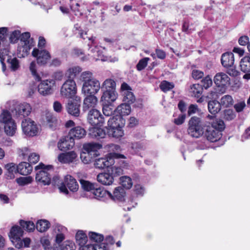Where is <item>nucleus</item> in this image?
<instances>
[{"label": "nucleus", "instance_id": "1", "mask_svg": "<svg viewBox=\"0 0 250 250\" xmlns=\"http://www.w3.org/2000/svg\"><path fill=\"white\" fill-rule=\"evenodd\" d=\"M80 80L83 82L82 90L87 94L95 95L101 88L99 81L93 77V73L89 71L82 72Z\"/></svg>", "mask_w": 250, "mask_h": 250}, {"label": "nucleus", "instance_id": "2", "mask_svg": "<svg viewBox=\"0 0 250 250\" xmlns=\"http://www.w3.org/2000/svg\"><path fill=\"white\" fill-rule=\"evenodd\" d=\"M206 125L203 124L200 118L192 117L188 121V133L191 137L198 138L203 135Z\"/></svg>", "mask_w": 250, "mask_h": 250}, {"label": "nucleus", "instance_id": "3", "mask_svg": "<svg viewBox=\"0 0 250 250\" xmlns=\"http://www.w3.org/2000/svg\"><path fill=\"white\" fill-rule=\"evenodd\" d=\"M102 145L97 143H88L83 146V150L81 153L80 158L85 164L90 163L93 158L98 155L97 150L101 148Z\"/></svg>", "mask_w": 250, "mask_h": 250}, {"label": "nucleus", "instance_id": "4", "mask_svg": "<svg viewBox=\"0 0 250 250\" xmlns=\"http://www.w3.org/2000/svg\"><path fill=\"white\" fill-rule=\"evenodd\" d=\"M36 170L41 169L36 175V180L37 182L43 185H49L51 182V174L53 171L52 165L45 166L40 163L35 167Z\"/></svg>", "mask_w": 250, "mask_h": 250}, {"label": "nucleus", "instance_id": "5", "mask_svg": "<svg viewBox=\"0 0 250 250\" xmlns=\"http://www.w3.org/2000/svg\"><path fill=\"white\" fill-rule=\"evenodd\" d=\"M77 93V86L73 79L67 80L62 84L61 89V94L63 97L73 98Z\"/></svg>", "mask_w": 250, "mask_h": 250}, {"label": "nucleus", "instance_id": "6", "mask_svg": "<svg viewBox=\"0 0 250 250\" xmlns=\"http://www.w3.org/2000/svg\"><path fill=\"white\" fill-rule=\"evenodd\" d=\"M67 188L73 192L77 191L79 189V185L76 179L69 175L65 176L63 182L59 188L60 192L66 195L68 194Z\"/></svg>", "mask_w": 250, "mask_h": 250}, {"label": "nucleus", "instance_id": "7", "mask_svg": "<svg viewBox=\"0 0 250 250\" xmlns=\"http://www.w3.org/2000/svg\"><path fill=\"white\" fill-rule=\"evenodd\" d=\"M87 120L92 126H101L105 121V119L96 109H90L88 113Z\"/></svg>", "mask_w": 250, "mask_h": 250}, {"label": "nucleus", "instance_id": "8", "mask_svg": "<svg viewBox=\"0 0 250 250\" xmlns=\"http://www.w3.org/2000/svg\"><path fill=\"white\" fill-rule=\"evenodd\" d=\"M23 231L18 226H13L9 232V236L13 244L18 249L21 248L22 243L21 238L22 237Z\"/></svg>", "mask_w": 250, "mask_h": 250}, {"label": "nucleus", "instance_id": "9", "mask_svg": "<svg viewBox=\"0 0 250 250\" xmlns=\"http://www.w3.org/2000/svg\"><path fill=\"white\" fill-rule=\"evenodd\" d=\"M21 127L23 132L28 136H34L38 133V127L35 122L30 119H24L22 121Z\"/></svg>", "mask_w": 250, "mask_h": 250}, {"label": "nucleus", "instance_id": "10", "mask_svg": "<svg viewBox=\"0 0 250 250\" xmlns=\"http://www.w3.org/2000/svg\"><path fill=\"white\" fill-rule=\"evenodd\" d=\"M55 84V82L54 80L49 79L42 81L38 86V91L43 96L51 95L53 93V87Z\"/></svg>", "mask_w": 250, "mask_h": 250}, {"label": "nucleus", "instance_id": "11", "mask_svg": "<svg viewBox=\"0 0 250 250\" xmlns=\"http://www.w3.org/2000/svg\"><path fill=\"white\" fill-rule=\"evenodd\" d=\"M206 139L210 142L218 141L222 136V133L213 126L207 125L204 131L203 135Z\"/></svg>", "mask_w": 250, "mask_h": 250}, {"label": "nucleus", "instance_id": "12", "mask_svg": "<svg viewBox=\"0 0 250 250\" xmlns=\"http://www.w3.org/2000/svg\"><path fill=\"white\" fill-rule=\"evenodd\" d=\"M121 90L123 97V102L129 104L135 102V97L131 92V88L126 83H123L122 84Z\"/></svg>", "mask_w": 250, "mask_h": 250}, {"label": "nucleus", "instance_id": "13", "mask_svg": "<svg viewBox=\"0 0 250 250\" xmlns=\"http://www.w3.org/2000/svg\"><path fill=\"white\" fill-rule=\"evenodd\" d=\"M33 56L37 58V63L40 65H43L47 63V61L51 58L49 52L46 50H41L34 48L32 51Z\"/></svg>", "mask_w": 250, "mask_h": 250}, {"label": "nucleus", "instance_id": "14", "mask_svg": "<svg viewBox=\"0 0 250 250\" xmlns=\"http://www.w3.org/2000/svg\"><path fill=\"white\" fill-rule=\"evenodd\" d=\"M213 81L217 87H224L230 83V78L223 72L217 73L214 77Z\"/></svg>", "mask_w": 250, "mask_h": 250}, {"label": "nucleus", "instance_id": "15", "mask_svg": "<svg viewBox=\"0 0 250 250\" xmlns=\"http://www.w3.org/2000/svg\"><path fill=\"white\" fill-rule=\"evenodd\" d=\"M74 145V139L68 135L60 140L58 144V147L61 151H64L72 148Z\"/></svg>", "mask_w": 250, "mask_h": 250}, {"label": "nucleus", "instance_id": "16", "mask_svg": "<svg viewBox=\"0 0 250 250\" xmlns=\"http://www.w3.org/2000/svg\"><path fill=\"white\" fill-rule=\"evenodd\" d=\"M43 119L46 125L50 129H55L57 125L58 120L53 113L45 111L43 115Z\"/></svg>", "mask_w": 250, "mask_h": 250}, {"label": "nucleus", "instance_id": "17", "mask_svg": "<svg viewBox=\"0 0 250 250\" xmlns=\"http://www.w3.org/2000/svg\"><path fill=\"white\" fill-rule=\"evenodd\" d=\"M98 99L94 95L87 96L83 100V108L84 111L95 109L97 104Z\"/></svg>", "mask_w": 250, "mask_h": 250}, {"label": "nucleus", "instance_id": "18", "mask_svg": "<svg viewBox=\"0 0 250 250\" xmlns=\"http://www.w3.org/2000/svg\"><path fill=\"white\" fill-rule=\"evenodd\" d=\"M31 107L29 104L23 103L15 108V115L17 117L21 118L28 116L31 113Z\"/></svg>", "mask_w": 250, "mask_h": 250}, {"label": "nucleus", "instance_id": "19", "mask_svg": "<svg viewBox=\"0 0 250 250\" xmlns=\"http://www.w3.org/2000/svg\"><path fill=\"white\" fill-rule=\"evenodd\" d=\"M97 181L104 185H111L114 181L113 176L110 173V170L107 172L99 174L97 177Z\"/></svg>", "mask_w": 250, "mask_h": 250}, {"label": "nucleus", "instance_id": "20", "mask_svg": "<svg viewBox=\"0 0 250 250\" xmlns=\"http://www.w3.org/2000/svg\"><path fill=\"white\" fill-rule=\"evenodd\" d=\"M125 192L124 188L122 187H116L113 193L109 192V197L114 201H123L124 200Z\"/></svg>", "mask_w": 250, "mask_h": 250}, {"label": "nucleus", "instance_id": "21", "mask_svg": "<svg viewBox=\"0 0 250 250\" xmlns=\"http://www.w3.org/2000/svg\"><path fill=\"white\" fill-rule=\"evenodd\" d=\"M125 124V120L119 115L112 116L107 120V125L109 128L124 126Z\"/></svg>", "mask_w": 250, "mask_h": 250}, {"label": "nucleus", "instance_id": "22", "mask_svg": "<svg viewBox=\"0 0 250 250\" xmlns=\"http://www.w3.org/2000/svg\"><path fill=\"white\" fill-rule=\"evenodd\" d=\"M80 104L70 101L66 105V110L69 114L78 117L80 114Z\"/></svg>", "mask_w": 250, "mask_h": 250}, {"label": "nucleus", "instance_id": "23", "mask_svg": "<svg viewBox=\"0 0 250 250\" xmlns=\"http://www.w3.org/2000/svg\"><path fill=\"white\" fill-rule=\"evenodd\" d=\"M221 63L225 68L231 67L233 65L234 58V55L231 52H226L222 54Z\"/></svg>", "mask_w": 250, "mask_h": 250}, {"label": "nucleus", "instance_id": "24", "mask_svg": "<svg viewBox=\"0 0 250 250\" xmlns=\"http://www.w3.org/2000/svg\"><path fill=\"white\" fill-rule=\"evenodd\" d=\"M77 154L73 151L65 153H62L58 156V160L62 163H69L75 161Z\"/></svg>", "mask_w": 250, "mask_h": 250}, {"label": "nucleus", "instance_id": "25", "mask_svg": "<svg viewBox=\"0 0 250 250\" xmlns=\"http://www.w3.org/2000/svg\"><path fill=\"white\" fill-rule=\"evenodd\" d=\"M86 134V132L83 128L77 126L71 129L68 135L74 139H81L83 138Z\"/></svg>", "mask_w": 250, "mask_h": 250}, {"label": "nucleus", "instance_id": "26", "mask_svg": "<svg viewBox=\"0 0 250 250\" xmlns=\"http://www.w3.org/2000/svg\"><path fill=\"white\" fill-rule=\"evenodd\" d=\"M113 160L112 158H100L96 159L94 162V166L99 169H103L109 167L113 164Z\"/></svg>", "mask_w": 250, "mask_h": 250}, {"label": "nucleus", "instance_id": "27", "mask_svg": "<svg viewBox=\"0 0 250 250\" xmlns=\"http://www.w3.org/2000/svg\"><path fill=\"white\" fill-rule=\"evenodd\" d=\"M76 243L80 246L79 248L84 247H89V246H95V244H87V237L85 233L82 230H79L76 234Z\"/></svg>", "mask_w": 250, "mask_h": 250}, {"label": "nucleus", "instance_id": "28", "mask_svg": "<svg viewBox=\"0 0 250 250\" xmlns=\"http://www.w3.org/2000/svg\"><path fill=\"white\" fill-rule=\"evenodd\" d=\"M20 39L24 42L23 48L26 51L34 45V42L32 38H30L29 32H25L20 35Z\"/></svg>", "mask_w": 250, "mask_h": 250}, {"label": "nucleus", "instance_id": "29", "mask_svg": "<svg viewBox=\"0 0 250 250\" xmlns=\"http://www.w3.org/2000/svg\"><path fill=\"white\" fill-rule=\"evenodd\" d=\"M6 170L5 175L7 179H12L15 177V174L18 173V166L13 163H10L5 165Z\"/></svg>", "mask_w": 250, "mask_h": 250}, {"label": "nucleus", "instance_id": "30", "mask_svg": "<svg viewBox=\"0 0 250 250\" xmlns=\"http://www.w3.org/2000/svg\"><path fill=\"white\" fill-rule=\"evenodd\" d=\"M117 97L115 90H105L101 97L102 101H105L108 103L115 101Z\"/></svg>", "mask_w": 250, "mask_h": 250}, {"label": "nucleus", "instance_id": "31", "mask_svg": "<svg viewBox=\"0 0 250 250\" xmlns=\"http://www.w3.org/2000/svg\"><path fill=\"white\" fill-rule=\"evenodd\" d=\"M89 135L92 138L100 139L104 138L106 134L103 129L94 127L89 129Z\"/></svg>", "mask_w": 250, "mask_h": 250}, {"label": "nucleus", "instance_id": "32", "mask_svg": "<svg viewBox=\"0 0 250 250\" xmlns=\"http://www.w3.org/2000/svg\"><path fill=\"white\" fill-rule=\"evenodd\" d=\"M92 193L94 198L98 200H101L104 197H108L109 192L104 190L103 188L98 187V185H97L96 188L93 190Z\"/></svg>", "mask_w": 250, "mask_h": 250}, {"label": "nucleus", "instance_id": "33", "mask_svg": "<svg viewBox=\"0 0 250 250\" xmlns=\"http://www.w3.org/2000/svg\"><path fill=\"white\" fill-rule=\"evenodd\" d=\"M32 167L27 162H21L18 165V172L21 175H27L31 173Z\"/></svg>", "mask_w": 250, "mask_h": 250}, {"label": "nucleus", "instance_id": "34", "mask_svg": "<svg viewBox=\"0 0 250 250\" xmlns=\"http://www.w3.org/2000/svg\"><path fill=\"white\" fill-rule=\"evenodd\" d=\"M80 37L83 38V40L87 39L89 42L88 43L87 45L89 47L88 50L93 53H94L96 52H98L97 49L98 47L96 45V43L95 42L96 37L91 36V37H84L83 36V32H81L80 33Z\"/></svg>", "mask_w": 250, "mask_h": 250}, {"label": "nucleus", "instance_id": "35", "mask_svg": "<svg viewBox=\"0 0 250 250\" xmlns=\"http://www.w3.org/2000/svg\"><path fill=\"white\" fill-rule=\"evenodd\" d=\"M116 111L119 116L123 117L124 116L128 115L131 112V107L130 104L126 103H124L119 105L116 109Z\"/></svg>", "mask_w": 250, "mask_h": 250}, {"label": "nucleus", "instance_id": "36", "mask_svg": "<svg viewBox=\"0 0 250 250\" xmlns=\"http://www.w3.org/2000/svg\"><path fill=\"white\" fill-rule=\"evenodd\" d=\"M220 102L216 100H212L208 102V109L212 114L217 113L221 110Z\"/></svg>", "mask_w": 250, "mask_h": 250}, {"label": "nucleus", "instance_id": "37", "mask_svg": "<svg viewBox=\"0 0 250 250\" xmlns=\"http://www.w3.org/2000/svg\"><path fill=\"white\" fill-rule=\"evenodd\" d=\"M13 121H15L12 119L10 113L7 110H3L0 115V123L4 125Z\"/></svg>", "mask_w": 250, "mask_h": 250}, {"label": "nucleus", "instance_id": "38", "mask_svg": "<svg viewBox=\"0 0 250 250\" xmlns=\"http://www.w3.org/2000/svg\"><path fill=\"white\" fill-rule=\"evenodd\" d=\"M4 132L7 135L13 136L17 130V125L15 121L9 122L8 124L4 125Z\"/></svg>", "mask_w": 250, "mask_h": 250}, {"label": "nucleus", "instance_id": "39", "mask_svg": "<svg viewBox=\"0 0 250 250\" xmlns=\"http://www.w3.org/2000/svg\"><path fill=\"white\" fill-rule=\"evenodd\" d=\"M240 66L242 71L247 73L250 72V56L243 58L240 62Z\"/></svg>", "mask_w": 250, "mask_h": 250}, {"label": "nucleus", "instance_id": "40", "mask_svg": "<svg viewBox=\"0 0 250 250\" xmlns=\"http://www.w3.org/2000/svg\"><path fill=\"white\" fill-rule=\"evenodd\" d=\"M82 71V68L78 66L69 68L66 72L65 75L68 79H73Z\"/></svg>", "mask_w": 250, "mask_h": 250}, {"label": "nucleus", "instance_id": "41", "mask_svg": "<svg viewBox=\"0 0 250 250\" xmlns=\"http://www.w3.org/2000/svg\"><path fill=\"white\" fill-rule=\"evenodd\" d=\"M203 87L199 84H193L191 85L189 92L191 96L199 97L202 93Z\"/></svg>", "mask_w": 250, "mask_h": 250}, {"label": "nucleus", "instance_id": "42", "mask_svg": "<svg viewBox=\"0 0 250 250\" xmlns=\"http://www.w3.org/2000/svg\"><path fill=\"white\" fill-rule=\"evenodd\" d=\"M80 184L83 189L87 191L93 192L96 186L97 185L96 183H92L88 181L84 180H81Z\"/></svg>", "mask_w": 250, "mask_h": 250}, {"label": "nucleus", "instance_id": "43", "mask_svg": "<svg viewBox=\"0 0 250 250\" xmlns=\"http://www.w3.org/2000/svg\"><path fill=\"white\" fill-rule=\"evenodd\" d=\"M123 126H119L116 128H110L108 132L109 135L114 138H120L123 136L124 131L122 129Z\"/></svg>", "mask_w": 250, "mask_h": 250}, {"label": "nucleus", "instance_id": "44", "mask_svg": "<svg viewBox=\"0 0 250 250\" xmlns=\"http://www.w3.org/2000/svg\"><path fill=\"white\" fill-rule=\"evenodd\" d=\"M101 89L102 90H115L116 83L111 79H107L102 83Z\"/></svg>", "mask_w": 250, "mask_h": 250}, {"label": "nucleus", "instance_id": "45", "mask_svg": "<svg viewBox=\"0 0 250 250\" xmlns=\"http://www.w3.org/2000/svg\"><path fill=\"white\" fill-rule=\"evenodd\" d=\"M49 222L45 220H41L36 223V229L40 232L45 231L49 228Z\"/></svg>", "mask_w": 250, "mask_h": 250}, {"label": "nucleus", "instance_id": "46", "mask_svg": "<svg viewBox=\"0 0 250 250\" xmlns=\"http://www.w3.org/2000/svg\"><path fill=\"white\" fill-rule=\"evenodd\" d=\"M222 117L225 120L231 121L236 117V113L231 109H226L223 111Z\"/></svg>", "mask_w": 250, "mask_h": 250}, {"label": "nucleus", "instance_id": "47", "mask_svg": "<svg viewBox=\"0 0 250 250\" xmlns=\"http://www.w3.org/2000/svg\"><path fill=\"white\" fill-rule=\"evenodd\" d=\"M220 103L221 105L229 107L233 104V100L230 95H227L221 98Z\"/></svg>", "mask_w": 250, "mask_h": 250}, {"label": "nucleus", "instance_id": "48", "mask_svg": "<svg viewBox=\"0 0 250 250\" xmlns=\"http://www.w3.org/2000/svg\"><path fill=\"white\" fill-rule=\"evenodd\" d=\"M20 224L24 230L29 232L32 231L35 229V225L31 221H25L21 220L20 221Z\"/></svg>", "mask_w": 250, "mask_h": 250}, {"label": "nucleus", "instance_id": "49", "mask_svg": "<svg viewBox=\"0 0 250 250\" xmlns=\"http://www.w3.org/2000/svg\"><path fill=\"white\" fill-rule=\"evenodd\" d=\"M90 240L96 243H100L104 240L103 235L94 232H89L88 234Z\"/></svg>", "mask_w": 250, "mask_h": 250}, {"label": "nucleus", "instance_id": "50", "mask_svg": "<svg viewBox=\"0 0 250 250\" xmlns=\"http://www.w3.org/2000/svg\"><path fill=\"white\" fill-rule=\"evenodd\" d=\"M174 87V85L172 83L168 82L167 81H163L160 84V88L161 90L164 92H167Z\"/></svg>", "mask_w": 250, "mask_h": 250}, {"label": "nucleus", "instance_id": "51", "mask_svg": "<svg viewBox=\"0 0 250 250\" xmlns=\"http://www.w3.org/2000/svg\"><path fill=\"white\" fill-rule=\"evenodd\" d=\"M7 62L9 64V67L13 71H16L20 66L19 60L16 58L8 59Z\"/></svg>", "mask_w": 250, "mask_h": 250}, {"label": "nucleus", "instance_id": "52", "mask_svg": "<svg viewBox=\"0 0 250 250\" xmlns=\"http://www.w3.org/2000/svg\"><path fill=\"white\" fill-rule=\"evenodd\" d=\"M122 186L126 189H130L132 186L131 179L128 176H123L120 178Z\"/></svg>", "mask_w": 250, "mask_h": 250}, {"label": "nucleus", "instance_id": "53", "mask_svg": "<svg viewBox=\"0 0 250 250\" xmlns=\"http://www.w3.org/2000/svg\"><path fill=\"white\" fill-rule=\"evenodd\" d=\"M212 126L216 128L221 133V132L225 129V125L224 121L221 119H216L212 123Z\"/></svg>", "mask_w": 250, "mask_h": 250}, {"label": "nucleus", "instance_id": "54", "mask_svg": "<svg viewBox=\"0 0 250 250\" xmlns=\"http://www.w3.org/2000/svg\"><path fill=\"white\" fill-rule=\"evenodd\" d=\"M32 181V178L30 176L21 177L16 179L17 183L21 186H23L31 183Z\"/></svg>", "mask_w": 250, "mask_h": 250}, {"label": "nucleus", "instance_id": "55", "mask_svg": "<svg viewBox=\"0 0 250 250\" xmlns=\"http://www.w3.org/2000/svg\"><path fill=\"white\" fill-rule=\"evenodd\" d=\"M212 84V81L211 78L208 76L206 77L205 78H204L201 81V86L202 87L204 88L205 89H207L208 87H210Z\"/></svg>", "mask_w": 250, "mask_h": 250}, {"label": "nucleus", "instance_id": "56", "mask_svg": "<svg viewBox=\"0 0 250 250\" xmlns=\"http://www.w3.org/2000/svg\"><path fill=\"white\" fill-rule=\"evenodd\" d=\"M149 60V58L147 57L140 60L136 65L137 69L139 71L143 70L146 66Z\"/></svg>", "mask_w": 250, "mask_h": 250}, {"label": "nucleus", "instance_id": "57", "mask_svg": "<svg viewBox=\"0 0 250 250\" xmlns=\"http://www.w3.org/2000/svg\"><path fill=\"white\" fill-rule=\"evenodd\" d=\"M30 70L32 74L35 77L36 80L39 81L41 80V77L36 71V64L35 62H32L30 64Z\"/></svg>", "mask_w": 250, "mask_h": 250}, {"label": "nucleus", "instance_id": "58", "mask_svg": "<svg viewBox=\"0 0 250 250\" xmlns=\"http://www.w3.org/2000/svg\"><path fill=\"white\" fill-rule=\"evenodd\" d=\"M110 173L113 176L114 178L123 174V170L121 167H112L110 169Z\"/></svg>", "mask_w": 250, "mask_h": 250}, {"label": "nucleus", "instance_id": "59", "mask_svg": "<svg viewBox=\"0 0 250 250\" xmlns=\"http://www.w3.org/2000/svg\"><path fill=\"white\" fill-rule=\"evenodd\" d=\"M246 104L245 101H241L238 102L237 103L235 104L234 105V108L237 112H242L245 107H246Z\"/></svg>", "mask_w": 250, "mask_h": 250}, {"label": "nucleus", "instance_id": "60", "mask_svg": "<svg viewBox=\"0 0 250 250\" xmlns=\"http://www.w3.org/2000/svg\"><path fill=\"white\" fill-rule=\"evenodd\" d=\"M21 32L19 30H15L10 35L9 38L11 42H16L20 38Z\"/></svg>", "mask_w": 250, "mask_h": 250}, {"label": "nucleus", "instance_id": "61", "mask_svg": "<svg viewBox=\"0 0 250 250\" xmlns=\"http://www.w3.org/2000/svg\"><path fill=\"white\" fill-rule=\"evenodd\" d=\"M75 248V244L71 241L65 242L62 248V250H74Z\"/></svg>", "mask_w": 250, "mask_h": 250}, {"label": "nucleus", "instance_id": "62", "mask_svg": "<svg viewBox=\"0 0 250 250\" xmlns=\"http://www.w3.org/2000/svg\"><path fill=\"white\" fill-rule=\"evenodd\" d=\"M204 73L203 71L197 70L193 69L192 72V76L193 79L198 80L203 77Z\"/></svg>", "mask_w": 250, "mask_h": 250}, {"label": "nucleus", "instance_id": "63", "mask_svg": "<svg viewBox=\"0 0 250 250\" xmlns=\"http://www.w3.org/2000/svg\"><path fill=\"white\" fill-rule=\"evenodd\" d=\"M131 147L135 151L137 152L145 148L144 145L140 142H135L132 144Z\"/></svg>", "mask_w": 250, "mask_h": 250}, {"label": "nucleus", "instance_id": "64", "mask_svg": "<svg viewBox=\"0 0 250 250\" xmlns=\"http://www.w3.org/2000/svg\"><path fill=\"white\" fill-rule=\"evenodd\" d=\"M53 107L54 110L57 113H61L63 109V106L59 101H55L53 103Z\"/></svg>", "mask_w": 250, "mask_h": 250}]
</instances>
